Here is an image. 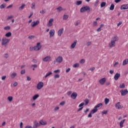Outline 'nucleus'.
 I'll return each instance as SVG.
<instances>
[{
  "label": "nucleus",
  "instance_id": "obj_31",
  "mask_svg": "<svg viewBox=\"0 0 128 128\" xmlns=\"http://www.w3.org/2000/svg\"><path fill=\"white\" fill-rule=\"evenodd\" d=\"M110 10H114V4H112L110 8Z\"/></svg>",
  "mask_w": 128,
  "mask_h": 128
},
{
  "label": "nucleus",
  "instance_id": "obj_55",
  "mask_svg": "<svg viewBox=\"0 0 128 128\" xmlns=\"http://www.w3.org/2000/svg\"><path fill=\"white\" fill-rule=\"evenodd\" d=\"M26 78H27V80H28V82L32 80V78H30V77L27 76Z\"/></svg>",
  "mask_w": 128,
  "mask_h": 128
},
{
  "label": "nucleus",
  "instance_id": "obj_54",
  "mask_svg": "<svg viewBox=\"0 0 128 128\" xmlns=\"http://www.w3.org/2000/svg\"><path fill=\"white\" fill-rule=\"evenodd\" d=\"M92 112H90V113L88 115V118H92Z\"/></svg>",
  "mask_w": 128,
  "mask_h": 128
},
{
  "label": "nucleus",
  "instance_id": "obj_53",
  "mask_svg": "<svg viewBox=\"0 0 128 128\" xmlns=\"http://www.w3.org/2000/svg\"><path fill=\"white\" fill-rule=\"evenodd\" d=\"M29 50L30 52H32L33 50H34V47H30Z\"/></svg>",
  "mask_w": 128,
  "mask_h": 128
},
{
  "label": "nucleus",
  "instance_id": "obj_9",
  "mask_svg": "<svg viewBox=\"0 0 128 128\" xmlns=\"http://www.w3.org/2000/svg\"><path fill=\"white\" fill-rule=\"evenodd\" d=\"M106 78H102L99 80V82L102 86H104V84H106Z\"/></svg>",
  "mask_w": 128,
  "mask_h": 128
},
{
  "label": "nucleus",
  "instance_id": "obj_47",
  "mask_svg": "<svg viewBox=\"0 0 128 128\" xmlns=\"http://www.w3.org/2000/svg\"><path fill=\"white\" fill-rule=\"evenodd\" d=\"M108 114V110H102V114Z\"/></svg>",
  "mask_w": 128,
  "mask_h": 128
},
{
  "label": "nucleus",
  "instance_id": "obj_25",
  "mask_svg": "<svg viewBox=\"0 0 128 128\" xmlns=\"http://www.w3.org/2000/svg\"><path fill=\"white\" fill-rule=\"evenodd\" d=\"M68 18V14H64L63 16V20H66Z\"/></svg>",
  "mask_w": 128,
  "mask_h": 128
},
{
  "label": "nucleus",
  "instance_id": "obj_57",
  "mask_svg": "<svg viewBox=\"0 0 128 128\" xmlns=\"http://www.w3.org/2000/svg\"><path fill=\"white\" fill-rule=\"evenodd\" d=\"M54 72H55V74H58V72H60V70H55L54 71Z\"/></svg>",
  "mask_w": 128,
  "mask_h": 128
},
{
  "label": "nucleus",
  "instance_id": "obj_44",
  "mask_svg": "<svg viewBox=\"0 0 128 128\" xmlns=\"http://www.w3.org/2000/svg\"><path fill=\"white\" fill-rule=\"evenodd\" d=\"M84 102H85V104L86 106L87 104H88V102H90V100H88V99H86L84 100Z\"/></svg>",
  "mask_w": 128,
  "mask_h": 128
},
{
  "label": "nucleus",
  "instance_id": "obj_6",
  "mask_svg": "<svg viewBox=\"0 0 128 128\" xmlns=\"http://www.w3.org/2000/svg\"><path fill=\"white\" fill-rule=\"evenodd\" d=\"M42 48V44H40V42H38L36 44V45L34 46V50L38 52Z\"/></svg>",
  "mask_w": 128,
  "mask_h": 128
},
{
  "label": "nucleus",
  "instance_id": "obj_19",
  "mask_svg": "<svg viewBox=\"0 0 128 128\" xmlns=\"http://www.w3.org/2000/svg\"><path fill=\"white\" fill-rule=\"evenodd\" d=\"M120 74L116 73L114 76V78L115 80H118L120 78Z\"/></svg>",
  "mask_w": 128,
  "mask_h": 128
},
{
  "label": "nucleus",
  "instance_id": "obj_13",
  "mask_svg": "<svg viewBox=\"0 0 128 128\" xmlns=\"http://www.w3.org/2000/svg\"><path fill=\"white\" fill-rule=\"evenodd\" d=\"M120 92L121 93V96H126V94L128 92V90L126 89V90H120Z\"/></svg>",
  "mask_w": 128,
  "mask_h": 128
},
{
  "label": "nucleus",
  "instance_id": "obj_62",
  "mask_svg": "<svg viewBox=\"0 0 128 128\" xmlns=\"http://www.w3.org/2000/svg\"><path fill=\"white\" fill-rule=\"evenodd\" d=\"M114 71L113 70H110V74H114Z\"/></svg>",
  "mask_w": 128,
  "mask_h": 128
},
{
  "label": "nucleus",
  "instance_id": "obj_58",
  "mask_svg": "<svg viewBox=\"0 0 128 128\" xmlns=\"http://www.w3.org/2000/svg\"><path fill=\"white\" fill-rule=\"evenodd\" d=\"M26 72V71L24 70H23L21 71V74H24Z\"/></svg>",
  "mask_w": 128,
  "mask_h": 128
},
{
  "label": "nucleus",
  "instance_id": "obj_8",
  "mask_svg": "<svg viewBox=\"0 0 128 128\" xmlns=\"http://www.w3.org/2000/svg\"><path fill=\"white\" fill-rule=\"evenodd\" d=\"M36 88L38 90H42L44 88V83L42 82H38L36 85Z\"/></svg>",
  "mask_w": 128,
  "mask_h": 128
},
{
  "label": "nucleus",
  "instance_id": "obj_26",
  "mask_svg": "<svg viewBox=\"0 0 128 128\" xmlns=\"http://www.w3.org/2000/svg\"><path fill=\"white\" fill-rule=\"evenodd\" d=\"M17 74L16 72H13L11 74V78H14L16 76H17Z\"/></svg>",
  "mask_w": 128,
  "mask_h": 128
},
{
  "label": "nucleus",
  "instance_id": "obj_52",
  "mask_svg": "<svg viewBox=\"0 0 128 128\" xmlns=\"http://www.w3.org/2000/svg\"><path fill=\"white\" fill-rule=\"evenodd\" d=\"M14 18V16H8V18H7V20H10V18Z\"/></svg>",
  "mask_w": 128,
  "mask_h": 128
},
{
  "label": "nucleus",
  "instance_id": "obj_20",
  "mask_svg": "<svg viewBox=\"0 0 128 128\" xmlns=\"http://www.w3.org/2000/svg\"><path fill=\"white\" fill-rule=\"evenodd\" d=\"M58 12H60L62 10H66V9L62 8V7L59 6L56 8Z\"/></svg>",
  "mask_w": 128,
  "mask_h": 128
},
{
  "label": "nucleus",
  "instance_id": "obj_43",
  "mask_svg": "<svg viewBox=\"0 0 128 128\" xmlns=\"http://www.w3.org/2000/svg\"><path fill=\"white\" fill-rule=\"evenodd\" d=\"M4 30H10V26H5L4 28Z\"/></svg>",
  "mask_w": 128,
  "mask_h": 128
},
{
  "label": "nucleus",
  "instance_id": "obj_61",
  "mask_svg": "<svg viewBox=\"0 0 128 128\" xmlns=\"http://www.w3.org/2000/svg\"><path fill=\"white\" fill-rule=\"evenodd\" d=\"M67 94L68 96H70V94H72V92L69 91L67 92Z\"/></svg>",
  "mask_w": 128,
  "mask_h": 128
},
{
  "label": "nucleus",
  "instance_id": "obj_34",
  "mask_svg": "<svg viewBox=\"0 0 128 128\" xmlns=\"http://www.w3.org/2000/svg\"><path fill=\"white\" fill-rule=\"evenodd\" d=\"M106 2H102L100 4V8H104V6H106Z\"/></svg>",
  "mask_w": 128,
  "mask_h": 128
},
{
  "label": "nucleus",
  "instance_id": "obj_15",
  "mask_svg": "<svg viewBox=\"0 0 128 128\" xmlns=\"http://www.w3.org/2000/svg\"><path fill=\"white\" fill-rule=\"evenodd\" d=\"M76 44H78V40H75L70 46L71 48H76Z\"/></svg>",
  "mask_w": 128,
  "mask_h": 128
},
{
  "label": "nucleus",
  "instance_id": "obj_29",
  "mask_svg": "<svg viewBox=\"0 0 128 128\" xmlns=\"http://www.w3.org/2000/svg\"><path fill=\"white\" fill-rule=\"evenodd\" d=\"M50 74H52V72H47L45 76V78H48V76H50Z\"/></svg>",
  "mask_w": 128,
  "mask_h": 128
},
{
  "label": "nucleus",
  "instance_id": "obj_59",
  "mask_svg": "<svg viewBox=\"0 0 128 128\" xmlns=\"http://www.w3.org/2000/svg\"><path fill=\"white\" fill-rule=\"evenodd\" d=\"M60 110V107H58V106H56L54 108V110Z\"/></svg>",
  "mask_w": 128,
  "mask_h": 128
},
{
  "label": "nucleus",
  "instance_id": "obj_1",
  "mask_svg": "<svg viewBox=\"0 0 128 128\" xmlns=\"http://www.w3.org/2000/svg\"><path fill=\"white\" fill-rule=\"evenodd\" d=\"M118 40V36H114L112 37L110 43L109 44L110 48H114L116 46V42Z\"/></svg>",
  "mask_w": 128,
  "mask_h": 128
},
{
  "label": "nucleus",
  "instance_id": "obj_51",
  "mask_svg": "<svg viewBox=\"0 0 128 128\" xmlns=\"http://www.w3.org/2000/svg\"><path fill=\"white\" fill-rule=\"evenodd\" d=\"M6 76H4L2 77V80H6Z\"/></svg>",
  "mask_w": 128,
  "mask_h": 128
},
{
  "label": "nucleus",
  "instance_id": "obj_4",
  "mask_svg": "<svg viewBox=\"0 0 128 128\" xmlns=\"http://www.w3.org/2000/svg\"><path fill=\"white\" fill-rule=\"evenodd\" d=\"M90 8L89 6H82L80 10V12H86V10H90Z\"/></svg>",
  "mask_w": 128,
  "mask_h": 128
},
{
  "label": "nucleus",
  "instance_id": "obj_38",
  "mask_svg": "<svg viewBox=\"0 0 128 128\" xmlns=\"http://www.w3.org/2000/svg\"><path fill=\"white\" fill-rule=\"evenodd\" d=\"M73 68H78L80 66V64L76 63L73 65Z\"/></svg>",
  "mask_w": 128,
  "mask_h": 128
},
{
  "label": "nucleus",
  "instance_id": "obj_18",
  "mask_svg": "<svg viewBox=\"0 0 128 128\" xmlns=\"http://www.w3.org/2000/svg\"><path fill=\"white\" fill-rule=\"evenodd\" d=\"M62 34H64V28H60L58 30V36H62Z\"/></svg>",
  "mask_w": 128,
  "mask_h": 128
},
{
  "label": "nucleus",
  "instance_id": "obj_10",
  "mask_svg": "<svg viewBox=\"0 0 128 128\" xmlns=\"http://www.w3.org/2000/svg\"><path fill=\"white\" fill-rule=\"evenodd\" d=\"M54 22V18H50L49 20V21L48 22L47 24V26L49 27H50V26H53V24L52 22Z\"/></svg>",
  "mask_w": 128,
  "mask_h": 128
},
{
  "label": "nucleus",
  "instance_id": "obj_35",
  "mask_svg": "<svg viewBox=\"0 0 128 128\" xmlns=\"http://www.w3.org/2000/svg\"><path fill=\"white\" fill-rule=\"evenodd\" d=\"M104 102H105V104H108L110 102V99L108 98H106L104 100Z\"/></svg>",
  "mask_w": 128,
  "mask_h": 128
},
{
  "label": "nucleus",
  "instance_id": "obj_3",
  "mask_svg": "<svg viewBox=\"0 0 128 128\" xmlns=\"http://www.w3.org/2000/svg\"><path fill=\"white\" fill-rule=\"evenodd\" d=\"M114 106L117 110H122V108H124V106L122 105V104H120V102H118L116 103L114 105Z\"/></svg>",
  "mask_w": 128,
  "mask_h": 128
},
{
  "label": "nucleus",
  "instance_id": "obj_32",
  "mask_svg": "<svg viewBox=\"0 0 128 128\" xmlns=\"http://www.w3.org/2000/svg\"><path fill=\"white\" fill-rule=\"evenodd\" d=\"M79 62L81 64H84L86 62V60L84 59H82L80 60Z\"/></svg>",
  "mask_w": 128,
  "mask_h": 128
},
{
  "label": "nucleus",
  "instance_id": "obj_37",
  "mask_svg": "<svg viewBox=\"0 0 128 128\" xmlns=\"http://www.w3.org/2000/svg\"><path fill=\"white\" fill-rule=\"evenodd\" d=\"M120 88H126V85L124 83L122 84H120Z\"/></svg>",
  "mask_w": 128,
  "mask_h": 128
},
{
  "label": "nucleus",
  "instance_id": "obj_50",
  "mask_svg": "<svg viewBox=\"0 0 128 128\" xmlns=\"http://www.w3.org/2000/svg\"><path fill=\"white\" fill-rule=\"evenodd\" d=\"M98 24V22L96 21H94L93 22V26H96Z\"/></svg>",
  "mask_w": 128,
  "mask_h": 128
},
{
  "label": "nucleus",
  "instance_id": "obj_56",
  "mask_svg": "<svg viewBox=\"0 0 128 128\" xmlns=\"http://www.w3.org/2000/svg\"><path fill=\"white\" fill-rule=\"evenodd\" d=\"M90 44H92V42H88L86 44V46H90Z\"/></svg>",
  "mask_w": 128,
  "mask_h": 128
},
{
  "label": "nucleus",
  "instance_id": "obj_11",
  "mask_svg": "<svg viewBox=\"0 0 128 128\" xmlns=\"http://www.w3.org/2000/svg\"><path fill=\"white\" fill-rule=\"evenodd\" d=\"M40 24V21L39 20H36V21H34L32 22V23L31 24V26L32 28H34V26H38V24Z\"/></svg>",
  "mask_w": 128,
  "mask_h": 128
},
{
  "label": "nucleus",
  "instance_id": "obj_33",
  "mask_svg": "<svg viewBox=\"0 0 128 128\" xmlns=\"http://www.w3.org/2000/svg\"><path fill=\"white\" fill-rule=\"evenodd\" d=\"M31 8L32 10H36V3H32Z\"/></svg>",
  "mask_w": 128,
  "mask_h": 128
},
{
  "label": "nucleus",
  "instance_id": "obj_2",
  "mask_svg": "<svg viewBox=\"0 0 128 128\" xmlns=\"http://www.w3.org/2000/svg\"><path fill=\"white\" fill-rule=\"evenodd\" d=\"M8 42H10V39L6 37L2 38V46H4V44H8Z\"/></svg>",
  "mask_w": 128,
  "mask_h": 128
},
{
  "label": "nucleus",
  "instance_id": "obj_41",
  "mask_svg": "<svg viewBox=\"0 0 128 128\" xmlns=\"http://www.w3.org/2000/svg\"><path fill=\"white\" fill-rule=\"evenodd\" d=\"M7 100H8L9 102H12V96H8L7 98Z\"/></svg>",
  "mask_w": 128,
  "mask_h": 128
},
{
  "label": "nucleus",
  "instance_id": "obj_5",
  "mask_svg": "<svg viewBox=\"0 0 128 128\" xmlns=\"http://www.w3.org/2000/svg\"><path fill=\"white\" fill-rule=\"evenodd\" d=\"M42 60L45 62H50L52 60V57L50 56H46L42 59Z\"/></svg>",
  "mask_w": 128,
  "mask_h": 128
},
{
  "label": "nucleus",
  "instance_id": "obj_7",
  "mask_svg": "<svg viewBox=\"0 0 128 128\" xmlns=\"http://www.w3.org/2000/svg\"><path fill=\"white\" fill-rule=\"evenodd\" d=\"M64 59L62 58V56H58L56 59V60L54 61V64H56V62H58V64H60L62 62V60Z\"/></svg>",
  "mask_w": 128,
  "mask_h": 128
},
{
  "label": "nucleus",
  "instance_id": "obj_36",
  "mask_svg": "<svg viewBox=\"0 0 128 128\" xmlns=\"http://www.w3.org/2000/svg\"><path fill=\"white\" fill-rule=\"evenodd\" d=\"M46 9H43L41 11H40V14H46Z\"/></svg>",
  "mask_w": 128,
  "mask_h": 128
},
{
  "label": "nucleus",
  "instance_id": "obj_28",
  "mask_svg": "<svg viewBox=\"0 0 128 128\" xmlns=\"http://www.w3.org/2000/svg\"><path fill=\"white\" fill-rule=\"evenodd\" d=\"M128 64V60L126 59L123 61L122 66H126V64Z\"/></svg>",
  "mask_w": 128,
  "mask_h": 128
},
{
  "label": "nucleus",
  "instance_id": "obj_64",
  "mask_svg": "<svg viewBox=\"0 0 128 128\" xmlns=\"http://www.w3.org/2000/svg\"><path fill=\"white\" fill-rule=\"evenodd\" d=\"M97 32H102V28H100H100L97 30Z\"/></svg>",
  "mask_w": 128,
  "mask_h": 128
},
{
  "label": "nucleus",
  "instance_id": "obj_30",
  "mask_svg": "<svg viewBox=\"0 0 128 128\" xmlns=\"http://www.w3.org/2000/svg\"><path fill=\"white\" fill-rule=\"evenodd\" d=\"M24 6H26V4H22L19 8L20 10H24Z\"/></svg>",
  "mask_w": 128,
  "mask_h": 128
},
{
  "label": "nucleus",
  "instance_id": "obj_27",
  "mask_svg": "<svg viewBox=\"0 0 128 128\" xmlns=\"http://www.w3.org/2000/svg\"><path fill=\"white\" fill-rule=\"evenodd\" d=\"M5 36H6V38H10V36H12V32H7Z\"/></svg>",
  "mask_w": 128,
  "mask_h": 128
},
{
  "label": "nucleus",
  "instance_id": "obj_40",
  "mask_svg": "<svg viewBox=\"0 0 128 128\" xmlns=\"http://www.w3.org/2000/svg\"><path fill=\"white\" fill-rule=\"evenodd\" d=\"M6 8V4H2L0 6V8L2 9Z\"/></svg>",
  "mask_w": 128,
  "mask_h": 128
},
{
  "label": "nucleus",
  "instance_id": "obj_45",
  "mask_svg": "<svg viewBox=\"0 0 128 128\" xmlns=\"http://www.w3.org/2000/svg\"><path fill=\"white\" fill-rule=\"evenodd\" d=\"M84 106V103L82 102L80 104H79L78 108H83L82 106Z\"/></svg>",
  "mask_w": 128,
  "mask_h": 128
},
{
  "label": "nucleus",
  "instance_id": "obj_24",
  "mask_svg": "<svg viewBox=\"0 0 128 128\" xmlns=\"http://www.w3.org/2000/svg\"><path fill=\"white\" fill-rule=\"evenodd\" d=\"M98 112V108H96V107L94 108L90 112L91 114H96Z\"/></svg>",
  "mask_w": 128,
  "mask_h": 128
},
{
  "label": "nucleus",
  "instance_id": "obj_42",
  "mask_svg": "<svg viewBox=\"0 0 128 128\" xmlns=\"http://www.w3.org/2000/svg\"><path fill=\"white\" fill-rule=\"evenodd\" d=\"M102 106V104L100 103V104H97L94 107H95V108H100V106Z\"/></svg>",
  "mask_w": 128,
  "mask_h": 128
},
{
  "label": "nucleus",
  "instance_id": "obj_23",
  "mask_svg": "<svg viewBox=\"0 0 128 128\" xmlns=\"http://www.w3.org/2000/svg\"><path fill=\"white\" fill-rule=\"evenodd\" d=\"M40 96V95L38 94H36L32 97L33 100H36V98H38Z\"/></svg>",
  "mask_w": 128,
  "mask_h": 128
},
{
  "label": "nucleus",
  "instance_id": "obj_60",
  "mask_svg": "<svg viewBox=\"0 0 128 128\" xmlns=\"http://www.w3.org/2000/svg\"><path fill=\"white\" fill-rule=\"evenodd\" d=\"M14 86H18V82H14V84H13Z\"/></svg>",
  "mask_w": 128,
  "mask_h": 128
},
{
  "label": "nucleus",
  "instance_id": "obj_22",
  "mask_svg": "<svg viewBox=\"0 0 128 128\" xmlns=\"http://www.w3.org/2000/svg\"><path fill=\"white\" fill-rule=\"evenodd\" d=\"M125 120H123L120 122V128L124 127V122Z\"/></svg>",
  "mask_w": 128,
  "mask_h": 128
},
{
  "label": "nucleus",
  "instance_id": "obj_12",
  "mask_svg": "<svg viewBox=\"0 0 128 128\" xmlns=\"http://www.w3.org/2000/svg\"><path fill=\"white\" fill-rule=\"evenodd\" d=\"M56 32L54 30L52 29L50 30L49 34H50V38H52L54 36Z\"/></svg>",
  "mask_w": 128,
  "mask_h": 128
},
{
  "label": "nucleus",
  "instance_id": "obj_46",
  "mask_svg": "<svg viewBox=\"0 0 128 128\" xmlns=\"http://www.w3.org/2000/svg\"><path fill=\"white\" fill-rule=\"evenodd\" d=\"M28 40H32V38H34V36H30L28 37Z\"/></svg>",
  "mask_w": 128,
  "mask_h": 128
},
{
  "label": "nucleus",
  "instance_id": "obj_49",
  "mask_svg": "<svg viewBox=\"0 0 128 128\" xmlns=\"http://www.w3.org/2000/svg\"><path fill=\"white\" fill-rule=\"evenodd\" d=\"M54 78H60V75L58 74L54 76Z\"/></svg>",
  "mask_w": 128,
  "mask_h": 128
},
{
  "label": "nucleus",
  "instance_id": "obj_17",
  "mask_svg": "<svg viewBox=\"0 0 128 128\" xmlns=\"http://www.w3.org/2000/svg\"><path fill=\"white\" fill-rule=\"evenodd\" d=\"M40 123H38L36 121H34L33 125V128H36L38 126H40Z\"/></svg>",
  "mask_w": 128,
  "mask_h": 128
},
{
  "label": "nucleus",
  "instance_id": "obj_48",
  "mask_svg": "<svg viewBox=\"0 0 128 128\" xmlns=\"http://www.w3.org/2000/svg\"><path fill=\"white\" fill-rule=\"evenodd\" d=\"M80 24V20H77L75 23H74V26H78Z\"/></svg>",
  "mask_w": 128,
  "mask_h": 128
},
{
  "label": "nucleus",
  "instance_id": "obj_16",
  "mask_svg": "<svg viewBox=\"0 0 128 128\" xmlns=\"http://www.w3.org/2000/svg\"><path fill=\"white\" fill-rule=\"evenodd\" d=\"M120 10H128V4H123L120 6Z\"/></svg>",
  "mask_w": 128,
  "mask_h": 128
},
{
  "label": "nucleus",
  "instance_id": "obj_21",
  "mask_svg": "<svg viewBox=\"0 0 128 128\" xmlns=\"http://www.w3.org/2000/svg\"><path fill=\"white\" fill-rule=\"evenodd\" d=\"M40 126H46V121H44L43 120H40Z\"/></svg>",
  "mask_w": 128,
  "mask_h": 128
},
{
  "label": "nucleus",
  "instance_id": "obj_39",
  "mask_svg": "<svg viewBox=\"0 0 128 128\" xmlns=\"http://www.w3.org/2000/svg\"><path fill=\"white\" fill-rule=\"evenodd\" d=\"M82 0L76 1V6H80V5L82 4Z\"/></svg>",
  "mask_w": 128,
  "mask_h": 128
},
{
  "label": "nucleus",
  "instance_id": "obj_14",
  "mask_svg": "<svg viewBox=\"0 0 128 128\" xmlns=\"http://www.w3.org/2000/svg\"><path fill=\"white\" fill-rule=\"evenodd\" d=\"M70 96L73 100H76V96H78V94L76 92H73Z\"/></svg>",
  "mask_w": 128,
  "mask_h": 128
},
{
  "label": "nucleus",
  "instance_id": "obj_63",
  "mask_svg": "<svg viewBox=\"0 0 128 128\" xmlns=\"http://www.w3.org/2000/svg\"><path fill=\"white\" fill-rule=\"evenodd\" d=\"M25 128H34V127H32L30 126H26Z\"/></svg>",
  "mask_w": 128,
  "mask_h": 128
}]
</instances>
